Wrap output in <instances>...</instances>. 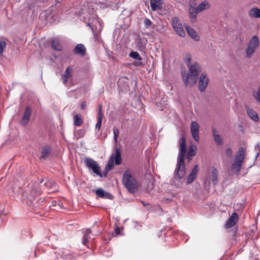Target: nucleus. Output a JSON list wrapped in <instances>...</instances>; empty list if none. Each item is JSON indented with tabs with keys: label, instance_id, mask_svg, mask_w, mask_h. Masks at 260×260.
Returning <instances> with one entry per match:
<instances>
[{
	"label": "nucleus",
	"instance_id": "obj_33",
	"mask_svg": "<svg viewBox=\"0 0 260 260\" xmlns=\"http://www.w3.org/2000/svg\"><path fill=\"white\" fill-rule=\"evenodd\" d=\"M119 131L116 127H113L114 140L115 143L117 142Z\"/></svg>",
	"mask_w": 260,
	"mask_h": 260
},
{
	"label": "nucleus",
	"instance_id": "obj_23",
	"mask_svg": "<svg viewBox=\"0 0 260 260\" xmlns=\"http://www.w3.org/2000/svg\"><path fill=\"white\" fill-rule=\"evenodd\" d=\"M51 47L55 50L61 51L62 49L61 45L58 39L54 38L51 43Z\"/></svg>",
	"mask_w": 260,
	"mask_h": 260
},
{
	"label": "nucleus",
	"instance_id": "obj_3",
	"mask_svg": "<svg viewBox=\"0 0 260 260\" xmlns=\"http://www.w3.org/2000/svg\"><path fill=\"white\" fill-rule=\"evenodd\" d=\"M122 183L130 193H134L138 190L139 182L129 170L123 174Z\"/></svg>",
	"mask_w": 260,
	"mask_h": 260
},
{
	"label": "nucleus",
	"instance_id": "obj_11",
	"mask_svg": "<svg viewBox=\"0 0 260 260\" xmlns=\"http://www.w3.org/2000/svg\"><path fill=\"white\" fill-rule=\"evenodd\" d=\"M238 220V215L236 212L233 213L228 219L225 224L226 229H230L234 226Z\"/></svg>",
	"mask_w": 260,
	"mask_h": 260
},
{
	"label": "nucleus",
	"instance_id": "obj_45",
	"mask_svg": "<svg viewBox=\"0 0 260 260\" xmlns=\"http://www.w3.org/2000/svg\"><path fill=\"white\" fill-rule=\"evenodd\" d=\"M115 232L117 234H118L120 233V229L118 227H117L115 229Z\"/></svg>",
	"mask_w": 260,
	"mask_h": 260
},
{
	"label": "nucleus",
	"instance_id": "obj_34",
	"mask_svg": "<svg viewBox=\"0 0 260 260\" xmlns=\"http://www.w3.org/2000/svg\"><path fill=\"white\" fill-rule=\"evenodd\" d=\"M191 60V55L190 54H186L184 57V61L188 67L190 66V61Z\"/></svg>",
	"mask_w": 260,
	"mask_h": 260
},
{
	"label": "nucleus",
	"instance_id": "obj_1",
	"mask_svg": "<svg viewBox=\"0 0 260 260\" xmlns=\"http://www.w3.org/2000/svg\"><path fill=\"white\" fill-rule=\"evenodd\" d=\"M202 68L197 62H194L188 67L187 73L182 74V80L186 87H192L197 82Z\"/></svg>",
	"mask_w": 260,
	"mask_h": 260
},
{
	"label": "nucleus",
	"instance_id": "obj_20",
	"mask_svg": "<svg viewBox=\"0 0 260 260\" xmlns=\"http://www.w3.org/2000/svg\"><path fill=\"white\" fill-rule=\"evenodd\" d=\"M74 52L76 54L84 56L86 53V49L84 46L82 44H78L74 49Z\"/></svg>",
	"mask_w": 260,
	"mask_h": 260
},
{
	"label": "nucleus",
	"instance_id": "obj_18",
	"mask_svg": "<svg viewBox=\"0 0 260 260\" xmlns=\"http://www.w3.org/2000/svg\"><path fill=\"white\" fill-rule=\"evenodd\" d=\"M186 29L189 36L194 41H198L200 40V37L197 35L195 30L189 26H186Z\"/></svg>",
	"mask_w": 260,
	"mask_h": 260
},
{
	"label": "nucleus",
	"instance_id": "obj_38",
	"mask_svg": "<svg viewBox=\"0 0 260 260\" xmlns=\"http://www.w3.org/2000/svg\"><path fill=\"white\" fill-rule=\"evenodd\" d=\"M98 117H103V114L102 113V105H99L98 106Z\"/></svg>",
	"mask_w": 260,
	"mask_h": 260
},
{
	"label": "nucleus",
	"instance_id": "obj_14",
	"mask_svg": "<svg viewBox=\"0 0 260 260\" xmlns=\"http://www.w3.org/2000/svg\"><path fill=\"white\" fill-rule=\"evenodd\" d=\"M31 112V108L30 107H27L25 110L22 119L21 120V124L22 125H25L28 123L30 116Z\"/></svg>",
	"mask_w": 260,
	"mask_h": 260
},
{
	"label": "nucleus",
	"instance_id": "obj_8",
	"mask_svg": "<svg viewBox=\"0 0 260 260\" xmlns=\"http://www.w3.org/2000/svg\"><path fill=\"white\" fill-rule=\"evenodd\" d=\"M209 79L205 73H202L199 78V83H198V89L201 92H204L207 88Z\"/></svg>",
	"mask_w": 260,
	"mask_h": 260
},
{
	"label": "nucleus",
	"instance_id": "obj_16",
	"mask_svg": "<svg viewBox=\"0 0 260 260\" xmlns=\"http://www.w3.org/2000/svg\"><path fill=\"white\" fill-rule=\"evenodd\" d=\"M197 149L196 145L192 143H191L189 146V150L186 154V157L188 160L192 159V157L196 154V150Z\"/></svg>",
	"mask_w": 260,
	"mask_h": 260
},
{
	"label": "nucleus",
	"instance_id": "obj_15",
	"mask_svg": "<svg viewBox=\"0 0 260 260\" xmlns=\"http://www.w3.org/2000/svg\"><path fill=\"white\" fill-rule=\"evenodd\" d=\"M245 158V152H244V149L243 147H240L237 153L236 154L234 161L240 162V163H243L244 159Z\"/></svg>",
	"mask_w": 260,
	"mask_h": 260
},
{
	"label": "nucleus",
	"instance_id": "obj_35",
	"mask_svg": "<svg viewBox=\"0 0 260 260\" xmlns=\"http://www.w3.org/2000/svg\"><path fill=\"white\" fill-rule=\"evenodd\" d=\"M7 43L4 41H0V56L4 52V48L6 47Z\"/></svg>",
	"mask_w": 260,
	"mask_h": 260
},
{
	"label": "nucleus",
	"instance_id": "obj_25",
	"mask_svg": "<svg viewBox=\"0 0 260 260\" xmlns=\"http://www.w3.org/2000/svg\"><path fill=\"white\" fill-rule=\"evenodd\" d=\"M248 15L252 18H260V9L257 8L251 9L249 11Z\"/></svg>",
	"mask_w": 260,
	"mask_h": 260
},
{
	"label": "nucleus",
	"instance_id": "obj_24",
	"mask_svg": "<svg viewBox=\"0 0 260 260\" xmlns=\"http://www.w3.org/2000/svg\"><path fill=\"white\" fill-rule=\"evenodd\" d=\"M214 139L216 144L221 145L223 144V140L220 136L218 135V132L214 128L212 129Z\"/></svg>",
	"mask_w": 260,
	"mask_h": 260
},
{
	"label": "nucleus",
	"instance_id": "obj_21",
	"mask_svg": "<svg viewBox=\"0 0 260 260\" xmlns=\"http://www.w3.org/2000/svg\"><path fill=\"white\" fill-rule=\"evenodd\" d=\"M247 113L251 119L255 122L259 121V118L256 111L249 108H247Z\"/></svg>",
	"mask_w": 260,
	"mask_h": 260
},
{
	"label": "nucleus",
	"instance_id": "obj_13",
	"mask_svg": "<svg viewBox=\"0 0 260 260\" xmlns=\"http://www.w3.org/2000/svg\"><path fill=\"white\" fill-rule=\"evenodd\" d=\"M198 171V166L196 165L193 167L191 172L187 177L186 181L187 184H190L194 181V180L195 179L197 176Z\"/></svg>",
	"mask_w": 260,
	"mask_h": 260
},
{
	"label": "nucleus",
	"instance_id": "obj_19",
	"mask_svg": "<svg viewBox=\"0 0 260 260\" xmlns=\"http://www.w3.org/2000/svg\"><path fill=\"white\" fill-rule=\"evenodd\" d=\"M189 12L191 22H194L196 21L197 14L200 12L199 11H198V8L190 6L189 9Z\"/></svg>",
	"mask_w": 260,
	"mask_h": 260
},
{
	"label": "nucleus",
	"instance_id": "obj_39",
	"mask_svg": "<svg viewBox=\"0 0 260 260\" xmlns=\"http://www.w3.org/2000/svg\"><path fill=\"white\" fill-rule=\"evenodd\" d=\"M253 95L256 100L260 103V87L258 88L257 92L254 93Z\"/></svg>",
	"mask_w": 260,
	"mask_h": 260
},
{
	"label": "nucleus",
	"instance_id": "obj_36",
	"mask_svg": "<svg viewBox=\"0 0 260 260\" xmlns=\"http://www.w3.org/2000/svg\"><path fill=\"white\" fill-rule=\"evenodd\" d=\"M103 117H98V122L95 125V129L99 131L102 126Z\"/></svg>",
	"mask_w": 260,
	"mask_h": 260
},
{
	"label": "nucleus",
	"instance_id": "obj_10",
	"mask_svg": "<svg viewBox=\"0 0 260 260\" xmlns=\"http://www.w3.org/2000/svg\"><path fill=\"white\" fill-rule=\"evenodd\" d=\"M199 124L196 121H192L190 124V132L193 139L197 142L200 141V137L199 136Z\"/></svg>",
	"mask_w": 260,
	"mask_h": 260
},
{
	"label": "nucleus",
	"instance_id": "obj_30",
	"mask_svg": "<svg viewBox=\"0 0 260 260\" xmlns=\"http://www.w3.org/2000/svg\"><path fill=\"white\" fill-rule=\"evenodd\" d=\"M217 171L215 168H213L212 170V179L214 184L217 183Z\"/></svg>",
	"mask_w": 260,
	"mask_h": 260
},
{
	"label": "nucleus",
	"instance_id": "obj_43",
	"mask_svg": "<svg viewBox=\"0 0 260 260\" xmlns=\"http://www.w3.org/2000/svg\"><path fill=\"white\" fill-rule=\"evenodd\" d=\"M86 107V102H84L82 103V105H81V108L82 109H85Z\"/></svg>",
	"mask_w": 260,
	"mask_h": 260
},
{
	"label": "nucleus",
	"instance_id": "obj_2",
	"mask_svg": "<svg viewBox=\"0 0 260 260\" xmlns=\"http://www.w3.org/2000/svg\"><path fill=\"white\" fill-rule=\"evenodd\" d=\"M186 152V140L181 138L179 143V152L177 158V164L174 172L175 177L179 179L183 178L185 174V167L184 158Z\"/></svg>",
	"mask_w": 260,
	"mask_h": 260
},
{
	"label": "nucleus",
	"instance_id": "obj_4",
	"mask_svg": "<svg viewBox=\"0 0 260 260\" xmlns=\"http://www.w3.org/2000/svg\"><path fill=\"white\" fill-rule=\"evenodd\" d=\"M259 45V41L258 38L256 36H254L249 41L246 49V57L247 58H251L256 49Z\"/></svg>",
	"mask_w": 260,
	"mask_h": 260
},
{
	"label": "nucleus",
	"instance_id": "obj_26",
	"mask_svg": "<svg viewBox=\"0 0 260 260\" xmlns=\"http://www.w3.org/2000/svg\"><path fill=\"white\" fill-rule=\"evenodd\" d=\"M242 163L236 162L234 161V163L232 166V170L235 173L238 174L239 172L241 169Z\"/></svg>",
	"mask_w": 260,
	"mask_h": 260
},
{
	"label": "nucleus",
	"instance_id": "obj_17",
	"mask_svg": "<svg viewBox=\"0 0 260 260\" xmlns=\"http://www.w3.org/2000/svg\"><path fill=\"white\" fill-rule=\"evenodd\" d=\"M96 194L99 197L105 199H112L113 198L112 195L108 192L105 191L102 188H98L96 190Z\"/></svg>",
	"mask_w": 260,
	"mask_h": 260
},
{
	"label": "nucleus",
	"instance_id": "obj_47",
	"mask_svg": "<svg viewBox=\"0 0 260 260\" xmlns=\"http://www.w3.org/2000/svg\"><path fill=\"white\" fill-rule=\"evenodd\" d=\"M255 260H258V259H255Z\"/></svg>",
	"mask_w": 260,
	"mask_h": 260
},
{
	"label": "nucleus",
	"instance_id": "obj_5",
	"mask_svg": "<svg viewBox=\"0 0 260 260\" xmlns=\"http://www.w3.org/2000/svg\"><path fill=\"white\" fill-rule=\"evenodd\" d=\"M114 160L115 164L119 165L121 163V158L119 150L118 148L115 149V153L113 154L109 158L106 168L108 170H111L114 167Z\"/></svg>",
	"mask_w": 260,
	"mask_h": 260
},
{
	"label": "nucleus",
	"instance_id": "obj_44",
	"mask_svg": "<svg viewBox=\"0 0 260 260\" xmlns=\"http://www.w3.org/2000/svg\"><path fill=\"white\" fill-rule=\"evenodd\" d=\"M133 64H134L136 66L139 67L142 65V63L141 62H137L134 63Z\"/></svg>",
	"mask_w": 260,
	"mask_h": 260
},
{
	"label": "nucleus",
	"instance_id": "obj_41",
	"mask_svg": "<svg viewBox=\"0 0 260 260\" xmlns=\"http://www.w3.org/2000/svg\"><path fill=\"white\" fill-rule=\"evenodd\" d=\"M226 154L229 156H231L232 154V151L231 148H228L226 150Z\"/></svg>",
	"mask_w": 260,
	"mask_h": 260
},
{
	"label": "nucleus",
	"instance_id": "obj_6",
	"mask_svg": "<svg viewBox=\"0 0 260 260\" xmlns=\"http://www.w3.org/2000/svg\"><path fill=\"white\" fill-rule=\"evenodd\" d=\"M84 162L86 166L89 169H92L95 174L100 177L102 176L101 168L95 160L89 157H85L84 158Z\"/></svg>",
	"mask_w": 260,
	"mask_h": 260
},
{
	"label": "nucleus",
	"instance_id": "obj_46",
	"mask_svg": "<svg viewBox=\"0 0 260 260\" xmlns=\"http://www.w3.org/2000/svg\"><path fill=\"white\" fill-rule=\"evenodd\" d=\"M43 181H44L43 180H41V183H43Z\"/></svg>",
	"mask_w": 260,
	"mask_h": 260
},
{
	"label": "nucleus",
	"instance_id": "obj_31",
	"mask_svg": "<svg viewBox=\"0 0 260 260\" xmlns=\"http://www.w3.org/2000/svg\"><path fill=\"white\" fill-rule=\"evenodd\" d=\"M83 121L80 115H76L74 116V124L77 126H80L82 124Z\"/></svg>",
	"mask_w": 260,
	"mask_h": 260
},
{
	"label": "nucleus",
	"instance_id": "obj_40",
	"mask_svg": "<svg viewBox=\"0 0 260 260\" xmlns=\"http://www.w3.org/2000/svg\"><path fill=\"white\" fill-rule=\"evenodd\" d=\"M144 24H145V26L147 28H148L152 24V22L149 19L145 18L144 19Z\"/></svg>",
	"mask_w": 260,
	"mask_h": 260
},
{
	"label": "nucleus",
	"instance_id": "obj_12",
	"mask_svg": "<svg viewBox=\"0 0 260 260\" xmlns=\"http://www.w3.org/2000/svg\"><path fill=\"white\" fill-rule=\"evenodd\" d=\"M150 6L153 11L161 10L162 8V0H150Z\"/></svg>",
	"mask_w": 260,
	"mask_h": 260
},
{
	"label": "nucleus",
	"instance_id": "obj_7",
	"mask_svg": "<svg viewBox=\"0 0 260 260\" xmlns=\"http://www.w3.org/2000/svg\"><path fill=\"white\" fill-rule=\"evenodd\" d=\"M38 194L36 188H31L29 194L25 192L23 194V200H26V202L29 206H35V202L36 201V197Z\"/></svg>",
	"mask_w": 260,
	"mask_h": 260
},
{
	"label": "nucleus",
	"instance_id": "obj_27",
	"mask_svg": "<svg viewBox=\"0 0 260 260\" xmlns=\"http://www.w3.org/2000/svg\"><path fill=\"white\" fill-rule=\"evenodd\" d=\"M51 152V148L48 146L43 147L41 151V158L46 159Z\"/></svg>",
	"mask_w": 260,
	"mask_h": 260
},
{
	"label": "nucleus",
	"instance_id": "obj_22",
	"mask_svg": "<svg viewBox=\"0 0 260 260\" xmlns=\"http://www.w3.org/2000/svg\"><path fill=\"white\" fill-rule=\"evenodd\" d=\"M72 69L71 67H68L64 74L62 75V78L63 80V83L66 84L68 81V80L69 78L72 76Z\"/></svg>",
	"mask_w": 260,
	"mask_h": 260
},
{
	"label": "nucleus",
	"instance_id": "obj_37",
	"mask_svg": "<svg viewBox=\"0 0 260 260\" xmlns=\"http://www.w3.org/2000/svg\"><path fill=\"white\" fill-rule=\"evenodd\" d=\"M254 149H255V151H257L256 155V158H257V157H259L260 158V144H257L255 146Z\"/></svg>",
	"mask_w": 260,
	"mask_h": 260
},
{
	"label": "nucleus",
	"instance_id": "obj_29",
	"mask_svg": "<svg viewBox=\"0 0 260 260\" xmlns=\"http://www.w3.org/2000/svg\"><path fill=\"white\" fill-rule=\"evenodd\" d=\"M90 233H91L90 230H89V229L86 230L85 233L84 234V236H83V241H82V243L84 245H85L87 244L89 239L90 238L89 236V235Z\"/></svg>",
	"mask_w": 260,
	"mask_h": 260
},
{
	"label": "nucleus",
	"instance_id": "obj_28",
	"mask_svg": "<svg viewBox=\"0 0 260 260\" xmlns=\"http://www.w3.org/2000/svg\"><path fill=\"white\" fill-rule=\"evenodd\" d=\"M209 7L210 5L209 3L207 1H205L202 2L198 7V11H199V12H201L205 10L209 9Z\"/></svg>",
	"mask_w": 260,
	"mask_h": 260
},
{
	"label": "nucleus",
	"instance_id": "obj_9",
	"mask_svg": "<svg viewBox=\"0 0 260 260\" xmlns=\"http://www.w3.org/2000/svg\"><path fill=\"white\" fill-rule=\"evenodd\" d=\"M172 25L174 30L178 36L181 37H184L185 36V31L183 30L182 25L180 22L178 18L176 17L173 19Z\"/></svg>",
	"mask_w": 260,
	"mask_h": 260
},
{
	"label": "nucleus",
	"instance_id": "obj_42",
	"mask_svg": "<svg viewBox=\"0 0 260 260\" xmlns=\"http://www.w3.org/2000/svg\"><path fill=\"white\" fill-rule=\"evenodd\" d=\"M44 185L46 186L47 187H49L50 186H53V183L52 182L50 181H48L47 182H45Z\"/></svg>",
	"mask_w": 260,
	"mask_h": 260
},
{
	"label": "nucleus",
	"instance_id": "obj_32",
	"mask_svg": "<svg viewBox=\"0 0 260 260\" xmlns=\"http://www.w3.org/2000/svg\"><path fill=\"white\" fill-rule=\"evenodd\" d=\"M129 56L134 59L141 60L142 57L136 51H133L129 54Z\"/></svg>",
	"mask_w": 260,
	"mask_h": 260
}]
</instances>
